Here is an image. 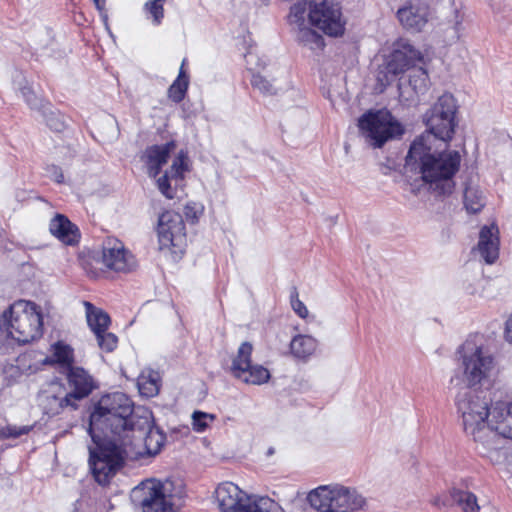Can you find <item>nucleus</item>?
<instances>
[{
	"instance_id": "obj_22",
	"label": "nucleus",
	"mask_w": 512,
	"mask_h": 512,
	"mask_svg": "<svg viewBox=\"0 0 512 512\" xmlns=\"http://www.w3.org/2000/svg\"><path fill=\"white\" fill-rule=\"evenodd\" d=\"M478 251L487 264H493L499 258L500 238L496 224L483 226L479 233Z\"/></svg>"
},
{
	"instance_id": "obj_48",
	"label": "nucleus",
	"mask_w": 512,
	"mask_h": 512,
	"mask_svg": "<svg viewBox=\"0 0 512 512\" xmlns=\"http://www.w3.org/2000/svg\"><path fill=\"white\" fill-rule=\"evenodd\" d=\"M45 171L54 182L58 184H62L64 182V174L60 166L50 164L46 166Z\"/></svg>"
},
{
	"instance_id": "obj_25",
	"label": "nucleus",
	"mask_w": 512,
	"mask_h": 512,
	"mask_svg": "<svg viewBox=\"0 0 512 512\" xmlns=\"http://www.w3.org/2000/svg\"><path fill=\"white\" fill-rule=\"evenodd\" d=\"M333 502V512H353L364 506L365 499L346 487L334 486Z\"/></svg>"
},
{
	"instance_id": "obj_12",
	"label": "nucleus",
	"mask_w": 512,
	"mask_h": 512,
	"mask_svg": "<svg viewBox=\"0 0 512 512\" xmlns=\"http://www.w3.org/2000/svg\"><path fill=\"white\" fill-rule=\"evenodd\" d=\"M252 352L253 346L251 343L243 342L240 345L237 355L232 361V375L246 384H265L271 378L270 371L262 365L252 364Z\"/></svg>"
},
{
	"instance_id": "obj_36",
	"label": "nucleus",
	"mask_w": 512,
	"mask_h": 512,
	"mask_svg": "<svg viewBox=\"0 0 512 512\" xmlns=\"http://www.w3.org/2000/svg\"><path fill=\"white\" fill-rule=\"evenodd\" d=\"M244 512H285L275 500L269 497H260L251 501L249 509Z\"/></svg>"
},
{
	"instance_id": "obj_38",
	"label": "nucleus",
	"mask_w": 512,
	"mask_h": 512,
	"mask_svg": "<svg viewBox=\"0 0 512 512\" xmlns=\"http://www.w3.org/2000/svg\"><path fill=\"white\" fill-rule=\"evenodd\" d=\"M429 83V76L426 70L423 68L415 69L410 75H409V85L412 87L415 93H423Z\"/></svg>"
},
{
	"instance_id": "obj_21",
	"label": "nucleus",
	"mask_w": 512,
	"mask_h": 512,
	"mask_svg": "<svg viewBox=\"0 0 512 512\" xmlns=\"http://www.w3.org/2000/svg\"><path fill=\"white\" fill-rule=\"evenodd\" d=\"M488 428L504 438L512 439V402L496 401L492 404Z\"/></svg>"
},
{
	"instance_id": "obj_31",
	"label": "nucleus",
	"mask_w": 512,
	"mask_h": 512,
	"mask_svg": "<svg viewBox=\"0 0 512 512\" xmlns=\"http://www.w3.org/2000/svg\"><path fill=\"white\" fill-rule=\"evenodd\" d=\"M139 393L147 398L154 397L160 390V377L157 372L148 370L142 372L137 378Z\"/></svg>"
},
{
	"instance_id": "obj_49",
	"label": "nucleus",
	"mask_w": 512,
	"mask_h": 512,
	"mask_svg": "<svg viewBox=\"0 0 512 512\" xmlns=\"http://www.w3.org/2000/svg\"><path fill=\"white\" fill-rule=\"evenodd\" d=\"M21 94L28 105H33L35 103L36 95L31 86L22 87Z\"/></svg>"
},
{
	"instance_id": "obj_43",
	"label": "nucleus",
	"mask_w": 512,
	"mask_h": 512,
	"mask_svg": "<svg viewBox=\"0 0 512 512\" xmlns=\"http://www.w3.org/2000/svg\"><path fill=\"white\" fill-rule=\"evenodd\" d=\"M99 263L100 259L94 256H89L83 261V268L88 277L98 279L105 274V271L98 267Z\"/></svg>"
},
{
	"instance_id": "obj_10",
	"label": "nucleus",
	"mask_w": 512,
	"mask_h": 512,
	"mask_svg": "<svg viewBox=\"0 0 512 512\" xmlns=\"http://www.w3.org/2000/svg\"><path fill=\"white\" fill-rule=\"evenodd\" d=\"M459 352L462 354L463 373L469 388L480 384L492 375L495 369L494 358L481 346L466 341Z\"/></svg>"
},
{
	"instance_id": "obj_46",
	"label": "nucleus",
	"mask_w": 512,
	"mask_h": 512,
	"mask_svg": "<svg viewBox=\"0 0 512 512\" xmlns=\"http://www.w3.org/2000/svg\"><path fill=\"white\" fill-rule=\"evenodd\" d=\"M204 212V207L196 202H189L184 207V215L191 223H197Z\"/></svg>"
},
{
	"instance_id": "obj_9",
	"label": "nucleus",
	"mask_w": 512,
	"mask_h": 512,
	"mask_svg": "<svg viewBox=\"0 0 512 512\" xmlns=\"http://www.w3.org/2000/svg\"><path fill=\"white\" fill-rule=\"evenodd\" d=\"M458 107L454 96L444 93L425 113L424 121L428 130L438 139L448 143L452 140L457 126Z\"/></svg>"
},
{
	"instance_id": "obj_17",
	"label": "nucleus",
	"mask_w": 512,
	"mask_h": 512,
	"mask_svg": "<svg viewBox=\"0 0 512 512\" xmlns=\"http://www.w3.org/2000/svg\"><path fill=\"white\" fill-rule=\"evenodd\" d=\"M430 5L427 0H408L397 10L396 16L406 30L420 32L428 22Z\"/></svg>"
},
{
	"instance_id": "obj_14",
	"label": "nucleus",
	"mask_w": 512,
	"mask_h": 512,
	"mask_svg": "<svg viewBox=\"0 0 512 512\" xmlns=\"http://www.w3.org/2000/svg\"><path fill=\"white\" fill-rule=\"evenodd\" d=\"M420 58V52L410 43L404 40L397 41L385 65L384 76L381 77V72L378 76V80L382 83L385 81L386 84H389L394 77L406 72Z\"/></svg>"
},
{
	"instance_id": "obj_34",
	"label": "nucleus",
	"mask_w": 512,
	"mask_h": 512,
	"mask_svg": "<svg viewBox=\"0 0 512 512\" xmlns=\"http://www.w3.org/2000/svg\"><path fill=\"white\" fill-rule=\"evenodd\" d=\"M464 206L468 213L477 214L485 206L482 194L474 188L468 187L464 191Z\"/></svg>"
},
{
	"instance_id": "obj_1",
	"label": "nucleus",
	"mask_w": 512,
	"mask_h": 512,
	"mask_svg": "<svg viewBox=\"0 0 512 512\" xmlns=\"http://www.w3.org/2000/svg\"><path fill=\"white\" fill-rule=\"evenodd\" d=\"M148 426L149 410L135 407L125 393L114 392L103 395L94 405L89 417L88 432L127 439L135 432L141 436Z\"/></svg>"
},
{
	"instance_id": "obj_7",
	"label": "nucleus",
	"mask_w": 512,
	"mask_h": 512,
	"mask_svg": "<svg viewBox=\"0 0 512 512\" xmlns=\"http://www.w3.org/2000/svg\"><path fill=\"white\" fill-rule=\"evenodd\" d=\"M358 127L376 148L405 132L403 125L386 108L365 112L358 120Z\"/></svg>"
},
{
	"instance_id": "obj_28",
	"label": "nucleus",
	"mask_w": 512,
	"mask_h": 512,
	"mask_svg": "<svg viewBox=\"0 0 512 512\" xmlns=\"http://www.w3.org/2000/svg\"><path fill=\"white\" fill-rule=\"evenodd\" d=\"M186 62L187 60L183 59L178 76L170 85L167 92L168 98L176 104L184 100L189 87V76L185 70Z\"/></svg>"
},
{
	"instance_id": "obj_41",
	"label": "nucleus",
	"mask_w": 512,
	"mask_h": 512,
	"mask_svg": "<svg viewBox=\"0 0 512 512\" xmlns=\"http://www.w3.org/2000/svg\"><path fill=\"white\" fill-rule=\"evenodd\" d=\"M95 336L101 350L105 352H112L116 349L118 338L114 333L105 330L103 333H96Z\"/></svg>"
},
{
	"instance_id": "obj_47",
	"label": "nucleus",
	"mask_w": 512,
	"mask_h": 512,
	"mask_svg": "<svg viewBox=\"0 0 512 512\" xmlns=\"http://www.w3.org/2000/svg\"><path fill=\"white\" fill-rule=\"evenodd\" d=\"M170 173L165 172L162 176L157 179V187L159 191L165 196L167 199H173L175 197V191L171 187L170 184Z\"/></svg>"
},
{
	"instance_id": "obj_6",
	"label": "nucleus",
	"mask_w": 512,
	"mask_h": 512,
	"mask_svg": "<svg viewBox=\"0 0 512 512\" xmlns=\"http://www.w3.org/2000/svg\"><path fill=\"white\" fill-rule=\"evenodd\" d=\"M172 486L170 480L145 479L132 489L131 499L142 512H174Z\"/></svg>"
},
{
	"instance_id": "obj_27",
	"label": "nucleus",
	"mask_w": 512,
	"mask_h": 512,
	"mask_svg": "<svg viewBox=\"0 0 512 512\" xmlns=\"http://www.w3.org/2000/svg\"><path fill=\"white\" fill-rule=\"evenodd\" d=\"M333 495L334 487L319 486L308 494L307 500L318 511L333 512Z\"/></svg>"
},
{
	"instance_id": "obj_33",
	"label": "nucleus",
	"mask_w": 512,
	"mask_h": 512,
	"mask_svg": "<svg viewBox=\"0 0 512 512\" xmlns=\"http://www.w3.org/2000/svg\"><path fill=\"white\" fill-rule=\"evenodd\" d=\"M298 40L303 46L308 47L313 51L323 50L325 47V40L323 36L308 27L301 28V30H299Z\"/></svg>"
},
{
	"instance_id": "obj_35",
	"label": "nucleus",
	"mask_w": 512,
	"mask_h": 512,
	"mask_svg": "<svg viewBox=\"0 0 512 512\" xmlns=\"http://www.w3.org/2000/svg\"><path fill=\"white\" fill-rule=\"evenodd\" d=\"M307 12V2L298 1L290 7L287 21L290 25L296 26L299 30L305 28V15Z\"/></svg>"
},
{
	"instance_id": "obj_39",
	"label": "nucleus",
	"mask_w": 512,
	"mask_h": 512,
	"mask_svg": "<svg viewBox=\"0 0 512 512\" xmlns=\"http://www.w3.org/2000/svg\"><path fill=\"white\" fill-rule=\"evenodd\" d=\"M251 86L257 89L261 94L265 96H272L277 93V89L273 86L265 76L260 73H252L250 79Z\"/></svg>"
},
{
	"instance_id": "obj_24",
	"label": "nucleus",
	"mask_w": 512,
	"mask_h": 512,
	"mask_svg": "<svg viewBox=\"0 0 512 512\" xmlns=\"http://www.w3.org/2000/svg\"><path fill=\"white\" fill-rule=\"evenodd\" d=\"M74 348L62 340H58L50 347V355L42 360L43 365H58L65 371L75 367Z\"/></svg>"
},
{
	"instance_id": "obj_4",
	"label": "nucleus",
	"mask_w": 512,
	"mask_h": 512,
	"mask_svg": "<svg viewBox=\"0 0 512 512\" xmlns=\"http://www.w3.org/2000/svg\"><path fill=\"white\" fill-rule=\"evenodd\" d=\"M461 157L457 151L434 153L420 167L422 180L436 197L450 195L454 188V176L460 168Z\"/></svg>"
},
{
	"instance_id": "obj_51",
	"label": "nucleus",
	"mask_w": 512,
	"mask_h": 512,
	"mask_svg": "<svg viewBox=\"0 0 512 512\" xmlns=\"http://www.w3.org/2000/svg\"><path fill=\"white\" fill-rule=\"evenodd\" d=\"M453 30L456 34V39L459 40L462 36V32L464 30L463 28V25H462V21L461 20H457L453 26Z\"/></svg>"
},
{
	"instance_id": "obj_20",
	"label": "nucleus",
	"mask_w": 512,
	"mask_h": 512,
	"mask_svg": "<svg viewBox=\"0 0 512 512\" xmlns=\"http://www.w3.org/2000/svg\"><path fill=\"white\" fill-rule=\"evenodd\" d=\"M177 147L175 140H170L162 145H151L146 147L141 155V161L145 164L148 174L156 177L160 174L162 167L168 162L170 155Z\"/></svg>"
},
{
	"instance_id": "obj_23",
	"label": "nucleus",
	"mask_w": 512,
	"mask_h": 512,
	"mask_svg": "<svg viewBox=\"0 0 512 512\" xmlns=\"http://www.w3.org/2000/svg\"><path fill=\"white\" fill-rule=\"evenodd\" d=\"M431 503L432 505L439 508L448 507L455 503L461 508L463 512L480 511L477 496L470 491H465L458 488L450 489L449 496L434 497Z\"/></svg>"
},
{
	"instance_id": "obj_50",
	"label": "nucleus",
	"mask_w": 512,
	"mask_h": 512,
	"mask_svg": "<svg viewBox=\"0 0 512 512\" xmlns=\"http://www.w3.org/2000/svg\"><path fill=\"white\" fill-rule=\"evenodd\" d=\"M504 336L508 342L512 343V312L506 321Z\"/></svg>"
},
{
	"instance_id": "obj_5",
	"label": "nucleus",
	"mask_w": 512,
	"mask_h": 512,
	"mask_svg": "<svg viewBox=\"0 0 512 512\" xmlns=\"http://www.w3.org/2000/svg\"><path fill=\"white\" fill-rule=\"evenodd\" d=\"M156 234L161 252L169 254L173 261L183 257L187 248V232L180 213L173 210L163 211L158 217Z\"/></svg>"
},
{
	"instance_id": "obj_26",
	"label": "nucleus",
	"mask_w": 512,
	"mask_h": 512,
	"mask_svg": "<svg viewBox=\"0 0 512 512\" xmlns=\"http://www.w3.org/2000/svg\"><path fill=\"white\" fill-rule=\"evenodd\" d=\"M82 304L85 308L87 324L94 334L103 333L109 329L111 318L106 311L86 300Z\"/></svg>"
},
{
	"instance_id": "obj_40",
	"label": "nucleus",
	"mask_w": 512,
	"mask_h": 512,
	"mask_svg": "<svg viewBox=\"0 0 512 512\" xmlns=\"http://www.w3.org/2000/svg\"><path fill=\"white\" fill-rule=\"evenodd\" d=\"M216 419L214 414L202 411H195L192 414V429L197 433H203L209 427V424Z\"/></svg>"
},
{
	"instance_id": "obj_29",
	"label": "nucleus",
	"mask_w": 512,
	"mask_h": 512,
	"mask_svg": "<svg viewBox=\"0 0 512 512\" xmlns=\"http://www.w3.org/2000/svg\"><path fill=\"white\" fill-rule=\"evenodd\" d=\"M317 349V341L309 335H296L290 342V352L298 359H308Z\"/></svg>"
},
{
	"instance_id": "obj_16",
	"label": "nucleus",
	"mask_w": 512,
	"mask_h": 512,
	"mask_svg": "<svg viewBox=\"0 0 512 512\" xmlns=\"http://www.w3.org/2000/svg\"><path fill=\"white\" fill-rule=\"evenodd\" d=\"M127 440L131 441L128 448L137 455H157L166 441V435L152 424V413L149 411V426L143 430L141 436L138 432L129 435Z\"/></svg>"
},
{
	"instance_id": "obj_45",
	"label": "nucleus",
	"mask_w": 512,
	"mask_h": 512,
	"mask_svg": "<svg viewBox=\"0 0 512 512\" xmlns=\"http://www.w3.org/2000/svg\"><path fill=\"white\" fill-rule=\"evenodd\" d=\"M46 125L55 132H62L66 128L64 116L60 111H51L46 116Z\"/></svg>"
},
{
	"instance_id": "obj_52",
	"label": "nucleus",
	"mask_w": 512,
	"mask_h": 512,
	"mask_svg": "<svg viewBox=\"0 0 512 512\" xmlns=\"http://www.w3.org/2000/svg\"><path fill=\"white\" fill-rule=\"evenodd\" d=\"M94 3H95V6L99 9V10H102L105 6V0H93Z\"/></svg>"
},
{
	"instance_id": "obj_15",
	"label": "nucleus",
	"mask_w": 512,
	"mask_h": 512,
	"mask_svg": "<svg viewBox=\"0 0 512 512\" xmlns=\"http://www.w3.org/2000/svg\"><path fill=\"white\" fill-rule=\"evenodd\" d=\"M101 261L107 269L123 273L132 271L136 265L135 257L124 243L111 236L103 242Z\"/></svg>"
},
{
	"instance_id": "obj_13",
	"label": "nucleus",
	"mask_w": 512,
	"mask_h": 512,
	"mask_svg": "<svg viewBox=\"0 0 512 512\" xmlns=\"http://www.w3.org/2000/svg\"><path fill=\"white\" fill-rule=\"evenodd\" d=\"M66 381L70 391L60 400L61 408L78 409L79 402L87 398L96 388L93 377L80 366L66 371Z\"/></svg>"
},
{
	"instance_id": "obj_2",
	"label": "nucleus",
	"mask_w": 512,
	"mask_h": 512,
	"mask_svg": "<svg viewBox=\"0 0 512 512\" xmlns=\"http://www.w3.org/2000/svg\"><path fill=\"white\" fill-rule=\"evenodd\" d=\"M94 443L89 447V468L94 480L101 486H108L117 473L125 466L131 441L88 432Z\"/></svg>"
},
{
	"instance_id": "obj_3",
	"label": "nucleus",
	"mask_w": 512,
	"mask_h": 512,
	"mask_svg": "<svg viewBox=\"0 0 512 512\" xmlns=\"http://www.w3.org/2000/svg\"><path fill=\"white\" fill-rule=\"evenodd\" d=\"M0 329L18 345L40 339L44 333L41 307L28 300L15 301L2 313Z\"/></svg>"
},
{
	"instance_id": "obj_37",
	"label": "nucleus",
	"mask_w": 512,
	"mask_h": 512,
	"mask_svg": "<svg viewBox=\"0 0 512 512\" xmlns=\"http://www.w3.org/2000/svg\"><path fill=\"white\" fill-rule=\"evenodd\" d=\"M189 170L187 153L181 150L170 166L169 173L173 179H183L185 172Z\"/></svg>"
},
{
	"instance_id": "obj_19",
	"label": "nucleus",
	"mask_w": 512,
	"mask_h": 512,
	"mask_svg": "<svg viewBox=\"0 0 512 512\" xmlns=\"http://www.w3.org/2000/svg\"><path fill=\"white\" fill-rule=\"evenodd\" d=\"M49 232L65 246L75 247L81 241V232L78 226L61 213H56L50 219Z\"/></svg>"
},
{
	"instance_id": "obj_44",
	"label": "nucleus",
	"mask_w": 512,
	"mask_h": 512,
	"mask_svg": "<svg viewBox=\"0 0 512 512\" xmlns=\"http://www.w3.org/2000/svg\"><path fill=\"white\" fill-rule=\"evenodd\" d=\"M290 305L297 316L302 319L308 317L309 311L306 305L299 299V292L296 287H293L290 291Z\"/></svg>"
},
{
	"instance_id": "obj_30",
	"label": "nucleus",
	"mask_w": 512,
	"mask_h": 512,
	"mask_svg": "<svg viewBox=\"0 0 512 512\" xmlns=\"http://www.w3.org/2000/svg\"><path fill=\"white\" fill-rule=\"evenodd\" d=\"M433 154L434 153L431 152V147L426 144L424 137L420 136L412 142L406 156V164L408 166L419 164L420 168L429 157H432Z\"/></svg>"
},
{
	"instance_id": "obj_32",
	"label": "nucleus",
	"mask_w": 512,
	"mask_h": 512,
	"mask_svg": "<svg viewBox=\"0 0 512 512\" xmlns=\"http://www.w3.org/2000/svg\"><path fill=\"white\" fill-rule=\"evenodd\" d=\"M165 3L166 0H147L142 7V12L145 18L154 26H159L163 22L165 16Z\"/></svg>"
},
{
	"instance_id": "obj_8",
	"label": "nucleus",
	"mask_w": 512,
	"mask_h": 512,
	"mask_svg": "<svg viewBox=\"0 0 512 512\" xmlns=\"http://www.w3.org/2000/svg\"><path fill=\"white\" fill-rule=\"evenodd\" d=\"M482 391L467 389L457 396V411L461 415L464 431L473 436L474 440L479 439L478 434L488 427V420L491 418V408L485 398L480 396Z\"/></svg>"
},
{
	"instance_id": "obj_42",
	"label": "nucleus",
	"mask_w": 512,
	"mask_h": 512,
	"mask_svg": "<svg viewBox=\"0 0 512 512\" xmlns=\"http://www.w3.org/2000/svg\"><path fill=\"white\" fill-rule=\"evenodd\" d=\"M33 425H24V426H12L7 425L0 430V438L2 439H16L22 435H27L30 431H32Z\"/></svg>"
},
{
	"instance_id": "obj_18",
	"label": "nucleus",
	"mask_w": 512,
	"mask_h": 512,
	"mask_svg": "<svg viewBox=\"0 0 512 512\" xmlns=\"http://www.w3.org/2000/svg\"><path fill=\"white\" fill-rule=\"evenodd\" d=\"M215 499L221 512H244L249 509L251 499L234 483H220L215 490Z\"/></svg>"
},
{
	"instance_id": "obj_11",
	"label": "nucleus",
	"mask_w": 512,
	"mask_h": 512,
	"mask_svg": "<svg viewBox=\"0 0 512 512\" xmlns=\"http://www.w3.org/2000/svg\"><path fill=\"white\" fill-rule=\"evenodd\" d=\"M308 19L312 26L332 37L342 36L345 31V20L339 3L333 0H322L309 4Z\"/></svg>"
}]
</instances>
